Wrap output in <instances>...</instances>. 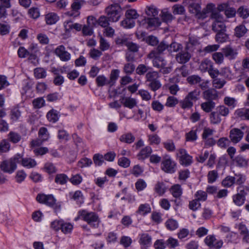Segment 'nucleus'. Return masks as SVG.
Here are the masks:
<instances>
[{"label": "nucleus", "mask_w": 249, "mask_h": 249, "mask_svg": "<svg viewBox=\"0 0 249 249\" xmlns=\"http://www.w3.org/2000/svg\"><path fill=\"white\" fill-rule=\"evenodd\" d=\"M161 168L167 173L172 174L176 171V163L170 157L166 156L161 162Z\"/></svg>", "instance_id": "obj_6"}, {"label": "nucleus", "mask_w": 249, "mask_h": 249, "mask_svg": "<svg viewBox=\"0 0 249 249\" xmlns=\"http://www.w3.org/2000/svg\"><path fill=\"white\" fill-rule=\"evenodd\" d=\"M70 196L71 198L75 200L76 203L80 205L83 203V198L82 193L80 191H75L74 193H70Z\"/></svg>", "instance_id": "obj_34"}, {"label": "nucleus", "mask_w": 249, "mask_h": 249, "mask_svg": "<svg viewBox=\"0 0 249 249\" xmlns=\"http://www.w3.org/2000/svg\"><path fill=\"white\" fill-rule=\"evenodd\" d=\"M138 94L140 95L143 100L149 101L152 96L148 91L144 89H140L138 91Z\"/></svg>", "instance_id": "obj_58"}, {"label": "nucleus", "mask_w": 249, "mask_h": 249, "mask_svg": "<svg viewBox=\"0 0 249 249\" xmlns=\"http://www.w3.org/2000/svg\"><path fill=\"white\" fill-rule=\"evenodd\" d=\"M182 45L178 43L174 42H172L169 46L168 51L170 53L178 52L181 51L182 49Z\"/></svg>", "instance_id": "obj_47"}, {"label": "nucleus", "mask_w": 249, "mask_h": 249, "mask_svg": "<svg viewBox=\"0 0 249 249\" xmlns=\"http://www.w3.org/2000/svg\"><path fill=\"white\" fill-rule=\"evenodd\" d=\"M36 165V162L34 159L31 158H24L23 159L22 165L27 168H32L35 167Z\"/></svg>", "instance_id": "obj_36"}, {"label": "nucleus", "mask_w": 249, "mask_h": 249, "mask_svg": "<svg viewBox=\"0 0 249 249\" xmlns=\"http://www.w3.org/2000/svg\"><path fill=\"white\" fill-rule=\"evenodd\" d=\"M79 216H81L91 227L93 226V213L92 212H89L86 210L80 211L79 212Z\"/></svg>", "instance_id": "obj_16"}, {"label": "nucleus", "mask_w": 249, "mask_h": 249, "mask_svg": "<svg viewBox=\"0 0 249 249\" xmlns=\"http://www.w3.org/2000/svg\"><path fill=\"white\" fill-rule=\"evenodd\" d=\"M226 31H221L216 32L215 37V40L219 43L225 42L228 38L227 35L225 33Z\"/></svg>", "instance_id": "obj_46"}, {"label": "nucleus", "mask_w": 249, "mask_h": 249, "mask_svg": "<svg viewBox=\"0 0 249 249\" xmlns=\"http://www.w3.org/2000/svg\"><path fill=\"white\" fill-rule=\"evenodd\" d=\"M185 2L189 4L190 12L197 16L198 18H204L207 17L206 14L210 13L206 11V8L201 12L199 0H185Z\"/></svg>", "instance_id": "obj_3"}, {"label": "nucleus", "mask_w": 249, "mask_h": 249, "mask_svg": "<svg viewBox=\"0 0 249 249\" xmlns=\"http://www.w3.org/2000/svg\"><path fill=\"white\" fill-rule=\"evenodd\" d=\"M36 200L40 203L45 204L50 207H55L56 200L52 195H46L44 194L38 195L36 196Z\"/></svg>", "instance_id": "obj_8"}, {"label": "nucleus", "mask_w": 249, "mask_h": 249, "mask_svg": "<svg viewBox=\"0 0 249 249\" xmlns=\"http://www.w3.org/2000/svg\"><path fill=\"white\" fill-rule=\"evenodd\" d=\"M188 50H182L176 54V60L180 64H185L188 62L191 57V53Z\"/></svg>", "instance_id": "obj_15"}, {"label": "nucleus", "mask_w": 249, "mask_h": 249, "mask_svg": "<svg viewBox=\"0 0 249 249\" xmlns=\"http://www.w3.org/2000/svg\"><path fill=\"white\" fill-rule=\"evenodd\" d=\"M22 153H18L10 158L12 162L15 165L17 163H21L22 164L23 159H24Z\"/></svg>", "instance_id": "obj_61"}, {"label": "nucleus", "mask_w": 249, "mask_h": 249, "mask_svg": "<svg viewBox=\"0 0 249 249\" xmlns=\"http://www.w3.org/2000/svg\"><path fill=\"white\" fill-rule=\"evenodd\" d=\"M55 53L63 61H68L71 58L70 53L65 50L63 45H60L55 49Z\"/></svg>", "instance_id": "obj_12"}, {"label": "nucleus", "mask_w": 249, "mask_h": 249, "mask_svg": "<svg viewBox=\"0 0 249 249\" xmlns=\"http://www.w3.org/2000/svg\"><path fill=\"white\" fill-rule=\"evenodd\" d=\"M21 139V135L16 132L10 131L7 135V140L13 143H18Z\"/></svg>", "instance_id": "obj_27"}, {"label": "nucleus", "mask_w": 249, "mask_h": 249, "mask_svg": "<svg viewBox=\"0 0 249 249\" xmlns=\"http://www.w3.org/2000/svg\"><path fill=\"white\" fill-rule=\"evenodd\" d=\"M155 190L158 195L161 196L165 192L166 188L163 182H158L155 185Z\"/></svg>", "instance_id": "obj_41"}, {"label": "nucleus", "mask_w": 249, "mask_h": 249, "mask_svg": "<svg viewBox=\"0 0 249 249\" xmlns=\"http://www.w3.org/2000/svg\"><path fill=\"white\" fill-rule=\"evenodd\" d=\"M232 160L240 167H246L248 165V160L242 155L237 156Z\"/></svg>", "instance_id": "obj_25"}, {"label": "nucleus", "mask_w": 249, "mask_h": 249, "mask_svg": "<svg viewBox=\"0 0 249 249\" xmlns=\"http://www.w3.org/2000/svg\"><path fill=\"white\" fill-rule=\"evenodd\" d=\"M222 52L224 56L230 60L235 59L238 54L237 49L230 45L223 48Z\"/></svg>", "instance_id": "obj_14"}, {"label": "nucleus", "mask_w": 249, "mask_h": 249, "mask_svg": "<svg viewBox=\"0 0 249 249\" xmlns=\"http://www.w3.org/2000/svg\"><path fill=\"white\" fill-rule=\"evenodd\" d=\"M33 105L36 108H40L45 105V100L42 97L37 98L33 101Z\"/></svg>", "instance_id": "obj_60"}, {"label": "nucleus", "mask_w": 249, "mask_h": 249, "mask_svg": "<svg viewBox=\"0 0 249 249\" xmlns=\"http://www.w3.org/2000/svg\"><path fill=\"white\" fill-rule=\"evenodd\" d=\"M46 117L49 122L55 123L59 120L60 114L56 110L52 109L47 113Z\"/></svg>", "instance_id": "obj_20"}, {"label": "nucleus", "mask_w": 249, "mask_h": 249, "mask_svg": "<svg viewBox=\"0 0 249 249\" xmlns=\"http://www.w3.org/2000/svg\"><path fill=\"white\" fill-rule=\"evenodd\" d=\"M235 183V178L232 176H228L223 179L221 184L224 187L230 188L232 187Z\"/></svg>", "instance_id": "obj_29"}, {"label": "nucleus", "mask_w": 249, "mask_h": 249, "mask_svg": "<svg viewBox=\"0 0 249 249\" xmlns=\"http://www.w3.org/2000/svg\"><path fill=\"white\" fill-rule=\"evenodd\" d=\"M34 74L37 79L43 78L46 76V71L43 68H37L34 70Z\"/></svg>", "instance_id": "obj_54"}, {"label": "nucleus", "mask_w": 249, "mask_h": 249, "mask_svg": "<svg viewBox=\"0 0 249 249\" xmlns=\"http://www.w3.org/2000/svg\"><path fill=\"white\" fill-rule=\"evenodd\" d=\"M151 212V208L148 204H141L137 211V213L144 215Z\"/></svg>", "instance_id": "obj_38"}, {"label": "nucleus", "mask_w": 249, "mask_h": 249, "mask_svg": "<svg viewBox=\"0 0 249 249\" xmlns=\"http://www.w3.org/2000/svg\"><path fill=\"white\" fill-rule=\"evenodd\" d=\"M200 106L201 108L205 112L211 113L215 107V103L213 101H207L201 103Z\"/></svg>", "instance_id": "obj_26"}, {"label": "nucleus", "mask_w": 249, "mask_h": 249, "mask_svg": "<svg viewBox=\"0 0 249 249\" xmlns=\"http://www.w3.org/2000/svg\"><path fill=\"white\" fill-rule=\"evenodd\" d=\"M195 196L198 201H205L207 197V194L206 192L199 190L196 192Z\"/></svg>", "instance_id": "obj_62"}, {"label": "nucleus", "mask_w": 249, "mask_h": 249, "mask_svg": "<svg viewBox=\"0 0 249 249\" xmlns=\"http://www.w3.org/2000/svg\"><path fill=\"white\" fill-rule=\"evenodd\" d=\"M200 91L197 89L189 92L185 98L180 102L181 107L184 109L191 108L193 106L194 102L198 99Z\"/></svg>", "instance_id": "obj_5"}, {"label": "nucleus", "mask_w": 249, "mask_h": 249, "mask_svg": "<svg viewBox=\"0 0 249 249\" xmlns=\"http://www.w3.org/2000/svg\"><path fill=\"white\" fill-rule=\"evenodd\" d=\"M203 97L208 101H213L217 97V93L214 89H208L204 91L203 93Z\"/></svg>", "instance_id": "obj_23"}, {"label": "nucleus", "mask_w": 249, "mask_h": 249, "mask_svg": "<svg viewBox=\"0 0 249 249\" xmlns=\"http://www.w3.org/2000/svg\"><path fill=\"white\" fill-rule=\"evenodd\" d=\"M177 156L180 163L183 165L187 166L192 162V157L187 154L185 149H179L177 153Z\"/></svg>", "instance_id": "obj_9"}, {"label": "nucleus", "mask_w": 249, "mask_h": 249, "mask_svg": "<svg viewBox=\"0 0 249 249\" xmlns=\"http://www.w3.org/2000/svg\"><path fill=\"white\" fill-rule=\"evenodd\" d=\"M135 23L134 20L132 19H129L127 18L122 20L121 22V25L125 28H131L135 26Z\"/></svg>", "instance_id": "obj_48"}, {"label": "nucleus", "mask_w": 249, "mask_h": 249, "mask_svg": "<svg viewBox=\"0 0 249 249\" xmlns=\"http://www.w3.org/2000/svg\"><path fill=\"white\" fill-rule=\"evenodd\" d=\"M199 44V40L196 37L193 36H190L189 41L186 43L185 50L193 51L194 49V47Z\"/></svg>", "instance_id": "obj_19"}, {"label": "nucleus", "mask_w": 249, "mask_h": 249, "mask_svg": "<svg viewBox=\"0 0 249 249\" xmlns=\"http://www.w3.org/2000/svg\"><path fill=\"white\" fill-rule=\"evenodd\" d=\"M152 151L151 147L147 146L142 148L138 155L139 160H144L148 157Z\"/></svg>", "instance_id": "obj_28"}, {"label": "nucleus", "mask_w": 249, "mask_h": 249, "mask_svg": "<svg viewBox=\"0 0 249 249\" xmlns=\"http://www.w3.org/2000/svg\"><path fill=\"white\" fill-rule=\"evenodd\" d=\"M232 200L235 205L241 206L244 203L245 196L241 194H237L233 196Z\"/></svg>", "instance_id": "obj_40"}, {"label": "nucleus", "mask_w": 249, "mask_h": 249, "mask_svg": "<svg viewBox=\"0 0 249 249\" xmlns=\"http://www.w3.org/2000/svg\"><path fill=\"white\" fill-rule=\"evenodd\" d=\"M121 102L124 107L131 109L137 106V102L134 98L131 97H122L121 99Z\"/></svg>", "instance_id": "obj_17"}, {"label": "nucleus", "mask_w": 249, "mask_h": 249, "mask_svg": "<svg viewBox=\"0 0 249 249\" xmlns=\"http://www.w3.org/2000/svg\"><path fill=\"white\" fill-rule=\"evenodd\" d=\"M237 13L243 19H246L249 17V8L241 6L237 9Z\"/></svg>", "instance_id": "obj_32"}, {"label": "nucleus", "mask_w": 249, "mask_h": 249, "mask_svg": "<svg viewBox=\"0 0 249 249\" xmlns=\"http://www.w3.org/2000/svg\"><path fill=\"white\" fill-rule=\"evenodd\" d=\"M138 17L139 15L135 9H128L126 11L125 17L129 19H132L134 20V19L137 18Z\"/></svg>", "instance_id": "obj_63"}, {"label": "nucleus", "mask_w": 249, "mask_h": 249, "mask_svg": "<svg viewBox=\"0 0 249 249\" xmlns=\"http://www.w3.org/2000/svg\"><path fill=\"white\" fill-rule=\"evenodd\" d=\"M244 133L238 128H233L230 132V138L234 143L238 142L243 138Z\"/></svg>", "instance_id": "obj_13"}, {"label": "nucleus", "mask_w": 249, "mask_h": 249, "mask_svg": "<svg viewBox=\"0 0 249 249\" xmlns=\"http://www.w3.org/2000/svg\"><path fill=\"white\" fill-rule=\"evenodd\" d=\"M59 19V16L55 13H50L45 16V21L48 25L54 24L56 23Z\"/></svg>", "instance_id": "obj_24"}, {"label": "nucleus", "mask_w": 249, "mask_h": 249, "mask_svg": "<svg viewBox=\"0 0 249 249\" xmlns=\"http://www.w3.org/2000/svg\"><path fill=\"white\" fill-rule=\"evenodd\" d=\"M145 11L147 16L150 17H156L159 13L158 9L153 5L146 6Z\"/></svg>", "instance_id": "obj_35"}, {"label": "nucleus", "mask_w": 249, "mask_h": 249, "mask_svg": "<svg viewBox=\"0 0 249 249\" xmlns=\"http://www.w3.org/2000/svg\"><path fill=\"white\" fill-rule=\"evenodd\" d=\"M109 19L106 16H101L97 20V23L103 28L107 27L109 25Z\"/></svg>", "instance_id": "obj_55"}, {"label": "nucleus", "mask_w": 249, "mask_h": 249, "mask_svg": "<svg viewBox=\"0 0 249 249\" xmlns=\"http://www.w3.org/2000/svg\"><path fill=\"white\" fill-rule=\"evenodd\" d=\"M206 11L210 12L211 17L214 20L212 24L213 31L216 33L226 31V27L224 22V17L215 9L214 5L213 3L208 4L206 6Z\"/></svg>", "instance_id": "obj_1"}, {"label": "nucleus", "mask_w": 249, "mask_h": 249, "mask_svg": "<svg viewBox=\"0 0 249 249\" xmlns=\"http://www.w3.org/2000/svg\"><path fill=\"white\" fill-rule=\"evenodd\" d=\"M219 116L226 117L229 113V109L224 106H219L214 111Z\"/></svg>", "instance_id": "obj_37"}, {"label": "nucleus", "mask_w": 249, "mask_h": 249, "mask_svg": "<svg viewBox=\"0 0 249 249\" xmlns=\"http://www.w3.org/2000/svg\"><path fill=\"white\" fill-rule=\"evenodd\" d=\"M247 29L245 26L240 24L236 26L234 29V35L237 37H241L247 33Z\"/></svg>", "instance_id": "obj_33"}, {"label": "nucleus", "mask_w": 249, "mask_h": 249, "mask_svg": "<svg viewBox=\"0 0 249 249\" xmlns=\"http://www.w3.org/2000/svg\"><path fill=\"white\" fill-rule=\"evenodd\" d=\"M213 65V63L211 60L206 59L201 62L199 69L201 72H204L208 71Z\"/></svg>", "instance_id": "obj_30"}, {"label": "nucleus", "mask_w": 249, "mask_h": 249, "mask_svg": "<svg viewBox=\"0 0 249 249\" xmlns=\"http://www.w3.org/2000/svg\"><path fill=\"white\" fill-rule=\"evenodd\" d=\"M187 81L191 85H196L200 83L202 81V79L197 75H193L188 77Z\"/></svg>", "instance_id": "obj_51"}, {"label": "nucleus", "mask_w": 249, "mask_h": 249, "mask_svg": "<svg viewBox=\"0 0 249 249\" xmlns=\"http://www.w3.org/2000/svg\"><path fill=\"white\" fill-rule=\"evenodd\" d=\"M69 180V178L65 174H58L55 177L54 181L59 185H64L66 184Z\"/></svg>", "instance_id": "obj_31"}, {"label": "nucleus", "mask_w": 249, "mask_h": 249, "mask_svg": "<svg viewBox=\"0 0 249 249\" xmlns=\"http://www.w3.org/2000/svg\"><path fill=\"white\" fill-rule=\"evenodd\" d=\"M64 26L66 32H70L72 29L77 31L82 30V25L79 23H72L71 20L66 21L64 22Z\"/></svg>", "instance_id": "obj_18"}, {"label": "nucleus", "mask_w": 249, "mask_h": 249, "mask_svg": "<svg viewBox=\"0 0 249 249\" xmlns=\"http://www.w3.org/2000/svg\"><path fill=\"white\" fill-rule=\"evenodd\" d=\"M63 223V220H55L51 223V228L55 231L61 230V226Z\"/></svg>", "instance_id": "obj_59"}, {"label": "nucleus", "mask_w": 249, "mask_h": 249, "mask_svg": "<svg viewBox=\"0 0 249 249\" xmlns=\"http://www.w3.org/2000/svg\"><path fill=\"white\" fill-rule=\"evenodd\" d=\"M85 3L84 0H73L71 5V9L80 11L82 5Z\"/></svg>", "instance_id": "obj_56"}, {"label": "nucleus", "mask_w": 249, "mask_h": 249, "mask_svg": "<svg viewBox=\"0 0 249 249\" xmlns=\"http://www.w3.org/2000/svg\"><path fill=\"white\" fill-rule=\"evenodd\" d=\"M147 58L152 60L153 66L154 67L160 69V72L166 74L172 71L173 69L172 65L167 66V61L163 57L158 55L155 52H151L147 55Z\"/></svg>", "instance_id": "obj_2"}, {"label": "nucleus", "mask_w": 249, "mask_h": 249, "mask_svg": "<svg viewBox=\"0 0 249 249\" xmlns=\"http://www.w3.org/2000/svg\"><path fill=\"white\" fill-rule=\"evenodd\" d=\"M210 123L213 124L220 123L221 122V117L219 116L214 111L211 112L210 114Z\"/></svg>", "instance_id": "obj_45"}, {"label": "nucleus", "mask_w": 249, "mask_h": 249, "mask_svg": "<svg viewBox=\"0 0 249 249\" xmlns=\"http://www.w3.org/2000/svg\"><path fill=\"white\" fill-rule=\"evenodd\" d=\"M119 140L122 142L130 144L135 141V137L131 132H127L122 134L120 137Z\"/></svg>", "instance_id": "obj_21"}, {"label": "nucleus", "mask_w": 249, "mask_h": 249, "mask_svg": "<svg viewBox=\"0 0 249 249\" xmlns=\"http://www.w3.org/2000/svg\"><path fill=\"white\" fill-rule=\"evenodd\" d=\"M159 77V72L156 71H148L145 75L146 81L148 82L158 80Z\"/></svg>", "instance_id": "obj_43"}, {"label": "nucleus", "mask_w": 249, "mask_h": 249, "mask_svg": "<svg viewBox=\"0 0 249 249\" xmlns=\"http://www.w3.org/2000/svg\"><path fill=\"white\" fill-rule=\"evenodd\" d=\"M172 195L175 197H179L182 194V190L179 185H175L171 189Z\"/></svg>", "instance_id": "obj_49"}, {"label": "nucleus", "mask_w": 249, "mask_h": 249, "mask_svg": "<svg viewBox=\"0 0 249 249\" xmlns=\"http://www.w3.org/2000/svg\"><path fill=\"white\" fill-rule=\"evenodd\" d=\"M11 147V145L7 139H3L0 142V149L1 153L8 152Z\"/></svg>", "instance_id": "obj_44"}, {"label": "nucleus", "mask_w": 249, "mask_h": 249, "mask_svg": "<svg viewBox=\"0 0 249 249\" xmlns=\"http://www.w3.org/2000/svg\"><path fill=\"white\" fill-rule=\"evenodd\" d=\"M238 115L243 119L249 120V108L239 110L237 111Z\"/></svg>", "instance_id": "obj_64"}, {"label": "nucleus", "mask_w": 249, "mask_h": 249, "mask_svg": "<svg viewBox=\"0 0 249 249\" xmlns=\"http://www.w3.org/2000/svg\"><path fill=\"white\" fill-rule=\"evenodd\" d=\"M106 13L110 21H118L122 15V10L120 6L118 4H112L106 9Z\"/></svg>", "instance_id": "obj_4"}, {"label": "nucleus", "mask_w": 249, "mask_h": 249, "mask_svg": "<svg viewBox=\"0 0 249 249\" xmlns=\"http://www.w3.org/2000/svg\"><path fill=\"white\" fill-rule=\"evenodd\" d=\"M151 236L147 233H143L140 235L139 243L141 245L149 247L151 244Z\"/></svg>", "instance_id": "obj_22"}, {"label": "nucleus", "mask_w": 249, "mask_h": 249, "mask_svg": "<svg viewBox=\"0 0 249 249\" xmlns=\"http://www.w3.org/2000/svg\"><path fill=\"white\" fill-rule=\"evenodd\" d=\"M151 107L156 111L160 112L164 108V106L158 100L153 101L151 103Z\"/></svg>", "instance_id": "obj_57"}, {"label": "nucleus", "mask_w": 249, "mask_h": 249, "mask_svg": "<svg viewBox=\"0 0 249 249\" xmlns=\"http://www.w3.org/2000/svg\"><path fill=\"white\" fill-rule=\"evenodd\" d=\"M165 224L166 228L171 231L175 230L178 227V222L173 219H168Z\"/></svg>", "instance_id": "obj_53"}, {"label": "nucleus", "mask_w": 249, "mask_h": 249, "mask_svg": "<svg viewBox=\"0 0 249 249\" xmlns=\"http://www.w3.org/2000/svg\"><path fill=\"white\" fill-rule=\"evenodd\" d=\"M17 165H15L10 158L5 160L0 163V169L4 173H13L17 169Z\"/></svg>", "instance_id": "obj_10"}, {"label": "nucleus", "mask_w": 249, "mask_h": 249, "mask_svg": "<svg viewBox=\"0 0 249 249\" xmlns=\"http://www.w3.org/2000/svg\"><path fill=\"white\" fill-rule=\"evenodd\" d=\"M205 243L210 249H220L223 244L221 240H217L212 235H208L205 238Z\"/></svg>", "instance_id": "obj_7"}, {"label": "nucleus", "mask_w": 249, "mask_h": 249, "mask_svg": "<svg viewBox=\"0 0 249 249\" xmlns=\"http://www.w3.org/2000/svg\"><path fill=\"white\" fill-rule=\"evenodd\" d=\"M151 68L144 64H139L136 69V72L138 75H144L148 72V70Z\"/></svg>", "instance_id": "obj_42"}, {"label": "nucleus", "mask_w": 249, "mask_h": 249, "mask_svg": "<svg viewBox=\"0 0 249 249\" xmlns=\"http://www.w3.org/2000/svg\"><path fill=\"white\" fill-rule=\"evenodd\" d=\"M169 45L166 44L164 42H161L158 46L156 49L152 51L151 52H155L158 53V55H160L165 50H168Z\"/></svg>", "instance_id": "obj_50"}, {"label": "nucleus", "mask_w": 249, "mask_h": 249, "mask_svg": "<svg viewBox=\"0 0 249 249\" xmlns=\"http://www.w3.org/2000/svg\"><path fill=\"white\" fill-rule=\"evenodd\" d=\"M141 23L143 25L144 24L145 28L147 29L158 27L161 24L160 20L156 17L145 18L142 20Z\"/></svg>", "instance_id": "obj_11"}, {"label": "nucleus", "mask_w": 249, "mask_h": 249, "mask_svg": "<svg viewBox=\"0 0 249 249\" xmlns=\"http://www.w3.org/2000/svg\"><path fill=\"white\" fill-rule=\"evenodd\" d=\"M26 176V174L23 170H18L17 172L16 175L15 176L16 181L18 183H20L24 180Z\"/></svg>", "instance_id": "obj_52"}, {"label": "nucleus", "mask_w": 249, "mask_h": 249, "mask_svg": "<svg viewBox=\"0 0 249 249\" xmlns=\"http://www.w3.org/2000/svg\"><path fill=\"white\" fill-rule=\"evenodd\" d=\"M235 178V184L239 185V186L237 188V190L240 189L242 188V185L246 181V176L241 174H235L234 177Z\"/></svg>", "instance_id": "obj_39"}]
</instances>
